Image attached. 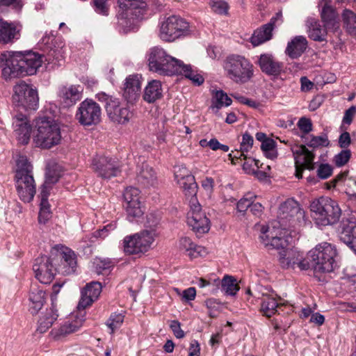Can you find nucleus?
Returning a JSON list of instances; mask_svg holds the SVG:
<instances>
[{
  "mask_svg": "<svg viewBox=\"0 0 356 356\" xmlns=\"http://www.w3.org/2000/svg\"><path fill=\"white\" fill-rule=\"evenodd\" d=\"M43 62L39 54L29 51L26 54L17 52L1 61L2 75L5 79L31 76L36 73Z\"/></svg>",
  "mask_w": 356,
  "mask_h": 356,
  "instance_id": "f257e3e1",
  "label": "nucleus"
},
{
  "mask_svg": "<svg viewBox=\"0 0 356 356\" xmlns=\"http://www.w3.org/2000/svg\"><path fill=\"white\" fill-rule=\"evenodd\" d=\"M308 257L311 258L310 266L312 267L314 275L317 280L323 282H328L327 274L334 271L337 266L336 247L327 242L321 243L309 252Z\"/></svg>",
  "mask_w": 356,
  "mask_h": 356,
  "instance_id": "f03ea898",
  "label": "nucleus"
},
{
  "mask_svg": "<svg viewBox=\"0 0 356 356\" xmlns=\"http://www.w3.org/2000/svg\"><path fill=\"white\" fill-rule=\"evenodd\" d=\"M16 167L14 180L17 195L24 203H29L36 193L33 165L26 156H20L17 160Z\"/></svg>",
  "mask_w": 356,
  "mask_h": 356,
  "instance_id": "7ed1b4c3",
  "label": "nucleus"
},
{
  "mask_svg": "<svg viewBox=\"0 0 356 356\" xmlns=\"http://www.w3.org/2000/svg\"><path fill=\"white\" fill-rule=\"evenodd\" d=\"M33 131V138L37 147L50 149L61 140L59 124L50 117L35 119Z\"/></svg>",
  "mask_w": 356,
  "mask_h": 356,
  "instance_id": "20e7f679",
  "label": "nucleus"
},
{
  "mask_svg": "<svg viewBox=\"0 0 356 356\" xmlns=\"http://www.w3.org/2000/svg\"><path fill=\"white\" fill-rule=\"evenodd\" d=\"M120 10L118 15V25L124 33L134 29L144 18L147 11L145 0H118Z\"/></svg>",
  "mask_w": 356,
  "mask_h": 356,
  "instance_id": "39448f33",
  "label": "nucleus"
},
{
  "mask_svg": "<svg viewBox=\"0 0 356 356\" xmlns=\"http://www.w3.org/2000/svg\"><path fill=\"white\" fill-rule=\"evenodd\" d=\"M222 67L227 78L236 83L244 84L254 76V65L244 56L230 54L223 60Z\"/></svg>",
  "mask_w": 356,
  "mask_h": 356,
  "instance_id": "423d86ee",
  "label": "nucleus"
},
{
  "mask_svg": "<svg viewBox=\"0 0 356 356\" xmlns=\"http://www.w3.org/2000/svg\"><path fill=\"white\" fill-rule=\"evenodd\" d=\"M181 60L170 55L162 48L154 47L150 49L148 57L149 70L163 75H172L181 70Z\"/></svg>",
  "mask_w": 356,
  "mask_h": 356,
  "instance_id": "0eeeda50",
  "label": "nucleus"
},
{
  "mask_svg": "<svg viewBox=\"0 0 356 356\" xmlns=\"http://www.w3.org/2000/svg\"><path fill=\"white\" fill-rule=\"evenodd\" d=\"M310 211L323 225L337 222L341 214L337 202L328 197L323 196L311 202Z\"/></svg>",
  "mask_w": 356,
  "mask_h": 356,
  "instance_id": "6e6552de",
  "label": "nucleus"
},
{
  "mask_svg": "<svg viewBox=\"0 0 356 356\" xmlns=\"http://www.w3.org/2000/svg\"><path fill=\"white\" fill-rule=\"evenodd\" d=\"M154 240V233L147 230L127 236L123 239L124 252L127 254L140 257L151 249Z\"/></svg>",
  "mask_w": 356,
  "mask_h": 356,
  "instance_id": "1a4fd4ad",
  "label": "nucleus"
},
{
  "mask_svg": "<svg viewBox=\"0 0 356 356\" xmlns=\"http://www.w3.org/2000/svg\"><path fill=\"white\" fill-rule=\"evenodd\" d=\"M12 100L17 108L33 111L38 108L39 97L37 90L24 81H19L13 86Z\"/></svg>",
  "mask_w": 356,
  "mask_h": 356,
  "instance_id": "9d476101",
  "label": "nucleus"
},
{
  "mask_svg": "<svg viewBox=\"0 0 356 356\" xmlns=\"http://www.w3.org/2000/svg\"><path fill=\"white\" fill-rule=\"evenodd\" d=\"M188 33V23L179 16L172 15L161 23L159 36L163 41L172 42Z\"/></svg>",
  "mask_w": 356,
  "mask_h": 356,
  "instance_id": "9b49d317",
  "label": "nucleus"
},
{
  "mask_svg": "<svg viewBox=\"0 0 356 356\" xmlns=\"http://www.w3.org/2000/svg\"><path fill=\"white\" fill-rule=\"evenodd\" d=\"M197 200H191V211L188 213L187 224L200 237L210 229V220L203 212Z\"/></svg>",
  "mask_w": 356,
  "mask_h": 356,
  "instance_id": "f8f14e48",
  "label": "nucleus"
},
{
  "mask_svg": "<svg viewBox=\"0 0 356 356\" xmlns=\"http://www.w3.org/2000/svg\"><path fill=\"white\" fill-rule=\"evenodd\" d=\"M102 109L99 105L91 99L83 101L78 108L76 118L83 126L97 125L101 121Z\"/></svg>",
  "mask_w": 356,
  "mask_h": 356,
  "instance_id": "ddd939ff",
  "label": "nucleus"
},
{
  "mask_svg": "<svg viewBox=\"0 0 356 356\" xmlns=\"http://www.w3.org/2000/svg\"><path fill=\"white\" fill-rule=\"evenodd\" d=\"M293 152L296 173L298 179L302 177V172L305 169L312 170L315 168V154L312 151H309L305 145H296L291 147Z\"/></svg>",
  "mask_w": 356,
  "mask_h": 356,
  "instance_id": "4468645a",
  "label": "nucleus"
},
{
  "mask_svg": "<svg viewBox=\"0 0 356 356\" xmlns=\"http://www.w3.org/2000/svg\"><path fill=\"white\" fill-rule=\"evenodd\" d=\"M279 261L284 268H299L305 270L310 268V264L304 258L303 253L296 248H287L279 252Z\"/></svg>",
  "mask_w": 356,
  "mask_h": 356,
  "instance_id": "2eb2a0df",
  "label": "nucleus"
},
{
  "mask_svg": "<svg viewBox=\"0 0 356 356\" xmlns=\"http://www.w3.org/2000/svg\"><path fill=\"white\" fill-rule=\"evenodd\" d=\"M92 168L102 179H111L118 176L120 172L118 161L103 156H97L92 159Z\"/></svg>",
  "mask_w": 356,
  "mask_h": 356,
  "instance_id": "dca6fc26",
  "label": "nucleus"
},
{
  "mask_svg": "<svg viewBox=\"0 0 356 356\" xmlns=\"http://www.w3.org/2000/svg\"><path fill=\"white\" fill-rule=\"evenodd\" d=\"M127 218L129 221L143 216V211L141 209L140 202V191L137 188L127 187L123 193Z\"/></svg>",
  "mask_w": 356,
  "mask_h": 356,
  "instance_id": "f3484780",
  "label": "nucleus"
},
{
  "mask_svg": "<svg viewBox=\"0 0 356 356\" xmlns=\"http://www.w3.org/2000/svg\"><path fill=\"white\" fill-rule=\"evenodd\" d=\"M35 277L42 284H49L54 279L57 270L52 264V259L47 256H41L35 259L33 266Z\"/></svg>",
  "mask_w": 356,
  "mask_h": 356,
  "instance_id": "a211bd4d",
  "label": "nucleus"
},
{
  "mask_svg": "<svg viewBox=\"0 0 356 356\" xmlns=\"http://www.w3.org/2000/svg\"><path fill=\"white\" fill-rule=\"evenodd\" d=\"M255 63L264 74L275 79L284 72V63L279 61L272 54H261Z\"/></svg>",
  "mask_w": 356,
  "mask_h": 356,
  "instance_id": "6ab92c4d",
  "label": "nucleus"
},
{
  "mask_svg": "<svg viewBox=\"0 0 356 356\" xmlns=\"http://www.w3.org/2000/svg\"><path fill=\"white\" fill-rule=\"evenodd\" d=\"M106 111L108 118L119 124L129 123L134 117V111L130 109L128 104L122 106L118 98L110 102Z\"/></svg>",
  "mask_w": 356,
  "mask_h": 356,
  "instance_id": "aec40b11",
  "label": "nucleus"
},
{
  "mask_svg": "<svg viewBox=\"0 0 356 356\" xmlns=\"http://www.w3.org/2000/svg\"><path fill=\"white\" fill-rule=\"evenodd\" d=\"M279 217L281 220L288 221L289 227H294L303 218L304 211L296 201L288 200L281 204Z\"/></svg>",
  "mask_w": 356,
  "mask_h": 356,
  "instance_id": "412c9836",
  "label": "nucleus"
},
{
  "mask_svg": "<svg viewBox=\"0 0 356 356\" xmlns=\"http://www.w3.org/2000/svg\"><path fill=\"white\" fill-rule=\"evenodd\" d=\"M280 21V24L282 23V14L281 12L276 13L275 16L273 17L270 22L264 26L260 29L256 30L252 37L250 38V42L253 46H258L272 38V32L277 22Z\"/></svg>",
  "mask_w": 356,
  "mask_h": 356,
  "instance_id": "4be33fe9",
  "label": "nucleus"
},
{
  "mask_svg": "<svg viewBox=\"0 0 356 356\" xmlns=\"http://www.w3.org/2000/svg\"><path fill=\"white\" fill-rule=\"evenodd\" d=\"M60 264L57 268L58 273L68 275L73 274L77 267L76 255L74 251L62 246L59 250Z\"/></svg>",
  "mask_w": 356,
  "mask_h": 356,
  "instance_id": "5701e85b",
  "label": "nucleus"
},
{
  "mask_svg": "<svg viewBox=\"0 0 356 356\" xmlns=\"http://www.w3.org/2000/svg\"><path fill=\"white\" fill-rule=\"evenodd\" d=\"M141 82L138 75H129L124 83L122 96L128 104L134 105L140 98Z\"/></svg>",
  "mask_w": 356,
  "mask_h": 356,
  "instance_id": "b1692460",
  "label": "nucleus"
},
{
  "mask_svg": "<svg viewBox=\"0 0 356 356\" xmlns=\"http://www.w3.org/2000/svg\"><path fill=\"white\" fill-rule=\"evenodd\" d=\"M102 286L99 282H91L86 285L81 291V298L78 303L79 309H84L96 301L101 292Z\"/></svg>",
  "mask_w": 356,
  "mask_h": 356,
  "instance_id": "393cba45",
  "label": "nucleus"
},
{
  "mask_svg": "<svg viewBox=\"0 0 356 356\" xmlns=\"http://www.w3.org/2000/svg\"><path fill=\"white\" fill-rule=\"evenodd\" d=\"M14 131L19 143L26 145L29 143L32 127L25 115L22 113L15 115L13 121Z\"/></svg>",
  "mask_w": 356,
  "mask_h": 356,
  "instance_id": "a878e982",
  "label": "nucleus"
},
{
  "mask_svg": "<svg viewBox=\"0 0 356 356\" xmlns=\"http://www.w3.org/2000/svg\"><path fill=\"white\" fill-rule=\"evenodd\" d=\"M136 181L141 187L149 188L155 187L158 184L157 175L152 167L143 163L138 166L136 174Z\"/></svg>",
  "mask_w": 356,
  "mask_h": 356,
  "instance_id": "bb28decb",
  "label": "nucleus"
},
{
  "mask_svg": "<svg viewBox=\"0 0 356 356\" xmlns=\"http://www.w3.org/2000/svg\"><path fill=\"white\" fill-rule=\"evenodd\" d=\"M343 229L340 234V239L349 248L355 245L353 239H356V218L350 216L343 218Z\"/></svg>",
  "mask_w": 356,
  "mask_h": 356,
  "instance_id": "cd10ccee",
  "label": "nucleus"
},
{
  "mask_svg": "<svg viewBox=\"0 0 356 356\" xmlns=\"http://www.w3.org/2000/svg\"><path fill=\"white\" fill-rule=\"evenodd\" d=\"M308 42L305 37L298 35L288 42L285 53L292 59L298 58L305 51Z\"/></svg>",
  "mask_w": 356,
  "mask_h": 356,
  "instance_id": "c85d7f7f",
  "label": "nucleus"
},
{
  "mask_svg": "<svg viewBox=\"0 0 356 356\" xmlns=\"http://www.w3.org/2000/svg\"><path fill=\"white\" fill-rule=\"evenodd\" d=\"M308 36L310 39L318 41H326L327 28L323 27L319 21L315 18H308L306 22Z\"/></svg>",
  "mask_w": 356,
  "mask_h": 356,
  "instance_id": "c756f323",
  "label": "nucleus"
},
{
  "mask_svg": "<svg viewBox=\"0 0 356 356\" xmlns=\"http://www.w3.org/2000/svg\"><path fill=\"white\" fill-rule=\"evenodd\" d=\"M175 175L178 184L183 189L185 195L187 196H191L192 197L191 200H196V198H193V197H195L197 194V184L195 182L194 176L190 174H186L181 176V175H178L177 172L175 173Z\"/></svg>",
  "mask_w": 356,
  "mask_h": 356,
  "instance_id": "7c9ffc66",
  "label": "nucleus"
},
{
  "mask_svg": "<svg viewBox=\"0 0 356 356\" xmlns=\"http://www.w3.org/2000/svg\"><path fill=\"white\" fill-rule=\"evenodd\" d=\"M79 86H63L60 89L59 96L66 106L74 104L81 98V90Z\"/></svg>",
  "mask_w": 356,
  "mask_h": 356,
  "instance_id": "2f4dec72",
  "label": "nucleus"
},
{
  "mask_svg": "<svg viewBox=\"0 0 356 356\" xmlns=\"http://www.w3.org/2000/svg\"><path fill=\"white\" fill-rule=\"evenodd\" d=\"M46 300V293L43 289L33 287L29 294V311L32 314H36L42 309Z\"/></svg>",
  "mask_w": 356,
  "mask_h": 356,
  "instance_id": "473e14b6",
  "label": "nucleus"
},
{
  "mask_svg": "<svg viewBox=\"0 0 356 356\" xmlns=\"http://www.w3.org/2000/svg\"><path fill=\"white\" fill-rule=\"evenodd\" d=\"M163 96V89L161 81L152 80L148 83L144 90L143 99L147 103H154Z\"/></svg>",
  "mask_w": 356,
  "mask_h": 356,
  "instance_id": "72a5a7b5",
  "label": "nucleus"
},
{
  "mask_svg": "<svg viewBox=\"0 0 356 356\" xmlns=\"http://www.w3.org/2000/svg\"><path fill=\"white\" fill-rule=\"evenodd\" d=\"M58 317V310L55 302L51 303V307L47 309L46 312L40 317L38 321V331L40 333L45 332L50 328Z\"/></svg>",
  "mask_w": 356,
  "mask_h": 356,
  "instance_id": "f704fd0d",
  "label": "nucleus"
},
{
  "mask_svg": "<svg viewBox=\"0 0 356 356\" xmlns=\"http://www.w3.org/2000/svg\"><path fill=\"white\" fill-rule=\"evenodd\" d=\"M268 231V229L262 227V235L260 236V239L264 244V245L267 248L268 250H286L287 246L289 245V242L286 239L282 237H272L271 238H268V236L266 234V232Z\"/></svg>",
  "mask_w": 356,
  "mask_h": 356,
  "instance_id": "c9c22d12",
  "label": "nucleus"
},
{
  "mask_svg": "<svg viewBox=\"0 0 356 356\" xmlns=\"http://www.w3.org/2000/svg\"><path fill=\"white\" fill-rule=\"evenodd\" d=\"M19 31L13 23H9L0 18V42L8 44L16 38Z\"/></svg>",
  "mask_w": 356,
  "mask_h": 356,
  "instance_id": "e433bc0d",
  "label": "nucleus"
},
{
  "mask_svg": "<svg viewBox=\"0 0 356 356\" xmlns=\"http://www.w3.org/2000/svg\"><path fill=\"white\" fill-rule=\"evenodd\" d=\"M84 321L83 317L72 316L60 326L59 334L65 336L76 332L83 325Z\"/></svg>",
  "mask_w": 356,
  "mask_h": 356,
  "instance_id": "4c0bfd02",
  "label": "nucleus"
},
{
  "mask_svg": "<svg viewBox=\"0 0 356 356\" xmlns=\"http://www.w3.org/2000/svg\"><path fill=\"white\" fill-rule=\"evenodd\" d=\"M179 248L188 252L191 257H197L205 252L204 247L195 244L188 237H183L179 240Z\"/></svg>",
  "mask_w": 356,
  "mask_h": 356,
  "instance_id": "58836bf2",
  "label": "nucleus"
},
{
  "mask_svg": "<svg viewBox=\"0 0 356 356\" xmlns=\"http://www.w3.org/2000/svg\"><path fill=\"white\" fill-rule=\"evenodd\" d=\"M279 304L275 298L263 296L261 303V311L266 316L270 318L277 312Z\"/></svg>",
  "mask_w": 356,
  "mask_h": 356,
  "instance_id": "ea45409f",
  "label": "nucleus"
},
{
  "mask_svg": "<svg viewBox=\"0 0 356 356\" xmlns=\"http://www.w3.org/2000/svg\"><path fill=\"white\" fill-rule=\"evenodd\" d=\"M342 18L346 31L352 35H356V14L350 10H345Z\"/></svg>",
  "mask_w": 356,
  "mask_h": 356,
  "instance_id": "a19ab883",
  "label": "nucleus"
},
{
  "mask_svg": "<svg viewBox=\"0 0 356 356\" xmlns=\"http://www.w3.org/2000/svg\"><path fill=\"white\" fill-rule=\"evenodd\" d=\"M220 285L222 291L227 295L234 296L239 290L236 280L232 276L225 275L222 280H220Z\"/></svg>",
  "mask_w": 356,
  "mask_h": 356,
  "instance_id": "79ce46f5",
  "label": "nucleus"
},
{
  "mask_svg": "<svg viewBox=\"0 0 356 356\" xmlns=\"http://www.w3.org/2000/svg\"><path fill=\"white\" fill-rule=\"evenodd\" d=\"M321 16L322 21L325 24V26L330 27L334 26L337 18L335 10L327 3H325L322 8Z\"/></svg>",
  "mask_w": 356,
  "mask_h": 356,
  "instance_id": "37998d69",
  "label": "nucleus"
},
{
  "mask_svg": "<svg viewBox=\"0 0 356 356\" xmlns=\"http://www.w3.org/2000/svg\"><path fill=\"white\" fill-rule=\"evenodd\" d=\"M44 58V61L47 63V65H52V68L60 66L63 63L61 49H50Z\"/></svg>",
  "mask_w": 356,
  "mask_h": 356,
  "instance_id": "c03bdc74",
  "label": "nucleus"
},
{
  "mask_svg": "<svg viewBox=\"0 0 356 356\" xmlns=\"http://www.w3.org/2000/svg\"><path fill=\"white\" fill-rule=\"evenodd\" d=\"M180 67L181 70L180 69V71H178L177 74H183L184 76L191 80L194 83H195L197 86H200L204 82V78L198 74H195L192 70L190 65H187L184 64V63L181 61Z\"/></svg>",
  "mask_w": 356,
  "mask_h": 356,
  "instance_id": "a18cd8bd",
  "label": "nucleus"
},
{
  "mask_svg": "<svg viewBox=\"0 0 356 356\" xmlns=\"http://www.w3.org/2000/svg\"><path fill=\"white\" fill-rule=\"evenodd\" d=\"M275 146L276 142L273 139L269 138L265 141H262L261 149L268 158L273 159L277 156Z\"/></svg>",
  "mask_w": 356,
  "mask_h": 356,
  "instance_id": "49530a36",
  "label": "nucleus"
},
{
  "mask_svg": "<svg viewBox=\"0 0 356 356\" xmlns=\"http://www.w3.org/2000/svg\"><path fill=\"white\" fill-rule=\"evenodd\" d=\"M95 272L98 274H103L104 271L109 270L113 267V264L110 259L96 258L93 262Z\"/></svg>",
  "mask_w": 356,
  "mask_h": 356,
  "instance_id": "de8ad7c7",
  "label": "nucleus"
},
{
  "mask_svg": "<svg viewBox=\"0 0 356 356\" xmlns=\"http://www.w3.org/2000/svg\"><path fill=\"white\" fill-rule=\"evenodd\" d=\"M306 144L309 147L316 149L319 147H328L330 145V140L326 134L318 136L312 135L310 140L307 142Z\"/></svg>",
  "mask_w": 356,
  "mask_h": 356,
  "instance_id": "09e8293b",
  "label": "nucleus"
},
{
  "mask_svg": "<svg viewBox=\"0 0 356 356\" xmlns=\"http://www.w3.org/2000/svg\"><path fill=\"white\" fill-rule=\"evenodd\" d=\"M214 98L216 102L214 106L218 109H220L223 106H228L232 103L231 98L222 90L216 91Z\"/></svg>",
  "mask_w": 356,
  "mask_h": 356,
  "instance_id": "8fccbe9b",
  "label": "nucleus"
},
{
  "mask_svg": "<svg viewBox=\"0 0 356 356\" xmlns=\"http://www.w3.org/2000/svg\"><path fill=\"white\" fill-rule=\"evenodd\" d=\"M40 207L38 220L39 222L44 224L51 217L50 204L49 202H40Z\"/></svg>",
  "mask_w": 356,
  "mask_h": 356,
  "instance_id": "3c124183",
  "label": "nucleus"
},
{
  "mask_svg": "<svg viewBox=\"0 0 356 356\" xmlns=\"http://www.w3.org/2000/svg\"><path fill=\"white\" fill-rule=\"evenodd\" d=\"M124 321V316L121 314L113 313L111 315L106 322V325L113 332L115 330L119 328Z\"/></svg>",
  "mask_w": 356,
  "mask_h": 356,
  "instance_id": "603ef678",
  "label": "nucleus"
},
{
  "mask_svg": "<svg viewBox=\"0 0 356 356\" xmlns=\"http://www.w3.org/2000/svg\"><path fill=\"white\" fill-rule=\"evenodd\" d=\"M197 284L200 288L208 287V292H210L211 293H217L219 289L220 280L216 279L213 280V282H211L209 281L206 280L205 279L200 278Z\"/></svg>",
  "mask_w": 356,
  "mask_h": 356,
  "instance_id": "864d4df0",
  "label": "nucleus"
},
{
  "mask_svg": "<svg viewBox=\"0 0 356 356\" xmlns=\"http://www.w3.org/2000/svg\"><path fill=\"white\" fill-rule=\"evenodd\" d=\"M350 156V150L348 149H343L339 154L335 155L334 162L337 167H341L348 162Z\"/></svg>",
  "mask_w": 356,
  "mask_h": 356,
  "instance_id": "5fc2aeb1",
  "label": "nucleus"
},
{
  "mask_svg": "<svg viewBox=\"0 0 356 356\" xmlns=\"http://www.w3.org/2000/svg\"><path fill=\"white\" fill-rule=\"evenodd\" d=\"M255 198V196L251 193L246 194L241 198L237 203L236 209L238 212L244 214V213L249 209L251 205L252 199Z\"/></svg>",
  "mask_w": 356,
  "mask_h": 356,
  "instance_id": "6e6d98bb",
  "label": "nucleus"
},
{
  "mask_svg": "<svg viewBox=\"0 0 356 356\" xmlns=\"http://www.w3.org/2000/svg\"><path fill=\"white\" fill-rule=\"evenodd\" d=\"M213 12L220 15H225L228 11V4L227 2L221 0H213L210 2Z\"/></svg>",
  "mask_w": 356,
  "mask_h": 356,
  "instance_id": "4d7b16f0",
  "label": "nucleus"
},
{
  "mask_svg": "<svg viewBox=\"0 0 356 356\" xmlns=\"http://www.w3.org/2000/svg\"><path fill=\"white\" fill-rule=\"evenodd\" d=\"M253 143V137L248 132H245L242 136V140L240 144L241 151L243 152H248L252 149Z\"/></svg>",
  "mask_w": 356,
  "mask_h": 356,
  "instance_id": "13d9d810",
  "label": "nucleus"
},
{
  "mask_svg": "<svg viewBox=\"0 0 356 356\" xmlns=\"http://www.w3.org/2000/svg\"><path fill=\"white\" fill-rule=\"evenodd\" d=\"M108 0H92L95 10L99 14L108 15V8L107 6Z\"/></svg>",
  "mask_w": 356,
  "mask_h": 356,
  "instance_id": "bf43d9fd",
  "label": "nucleus"
},
{
  "mask_svg": "<svg viewBox=\"0 0 356 356\" xmlns=\"http://www.w3.org/2000/svg\"><path fill=\"white\" fill-rule=\"evenodd\" d=\"M332 168L329 164H320L317 170V175L320 179H325L328 178L332 173Z\"/></svg>",
  "mask_w": 356,
  "mask_h": 356,
  "instance_id": "052dcab7",
  "label": "nucleus"
},
{
  "mask_svg": "<svg viewBox=\"0 0 356 356\" xmlns=\"http://www.w3.org/2000/svg\"><path fill=\"white\" fill-rule=\"evenodd\" d=\"M298 127L305 134H309L312 130V123L310 119L302 117L298 122Z\"/></svg>",
  "mask_w": 356,
  "mask_h": 356,
  "instance_id": "680f3d73",
  "label": "nucleus"
},
{
  "mask_svg": "<svg viewBox=\"0 0 356 356\" xmlns=\"http://www.w3.org/2000/svg\"><path fill=\"white\" fill-rule=\"evenodd\" d=\"M170 327L174 335L177 339L184 338L185 336L184 332L181 328V323L176 320L171 321L170 323Z\"/></svg>",
  "mask_w": 356,
  "mask_h": 356,
  "instance_id": "e2e57ef3",
  "label": "nucleus"
},
{
  "mask_svg": "<svg viewBox=\"0 0 356 356\" xmlns=\"http://www.w3.org/2000/svg\"><path fill=\"white\" fill-rule=\"evenodd\" d=\"M355 115H356V106H352L345 111L344 115H343V120H342L343 123L350 125L352 123Z\"/></svg>",
  "mask_w": 356,
  "mask_h": 356,
  "instance_id": "0e129e2a",
  "label": "nucleus"
},
{
  "mask_svg": "<svg viewBox=\"0 0 356 356\" xmlns=\"http://www.w3.org/2000/svg\"><path fill=\"white\" fill-rule=\"evenodd\" d=\"M209 147L213 151L220 149L224 152H227L229 150V147L228 145L220 143V142L215 138H211L209 140Z\"/></svg>",
  "mask_w": 356,
  "mask_h": 356,
  "instance_id": "69168bd1",
  "label": "nucleus"
},
{
  "mask_svg": "<svg viewBox=\"0 0 356 356\" xmlns=\"http://www.w3.org/2000/svg\"><path fill=\"white\" fill-rule=\"evenodd\" d=\"M339 145L341 148L347 149L351 143L350 135L348 132H343L339 138Z\"/></svg>",
  "mask_w": 356,
  "mask_h": 356,
  "instance_id": "338daca9",
  "label": "nucleus"
},
{
  "mask_svg": "<svg viewBox=\"0 0 356 356\" xmlns=\"http://www.w3.org/2000/svg\"><path fill=\"white\" fill-rule=\"evenodd\" d=\"M51 188L52 185L44 182V184L41 186V191L39 195L40 198V202H48V198Z\"/></svg>",
  "mask_w": 356,
  "mask_h": 356,
  "instance_id": "774afa93",
  "label": "nucleus"
}]
</instances>
